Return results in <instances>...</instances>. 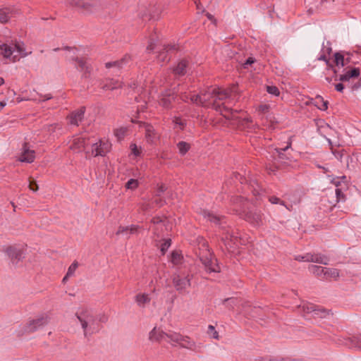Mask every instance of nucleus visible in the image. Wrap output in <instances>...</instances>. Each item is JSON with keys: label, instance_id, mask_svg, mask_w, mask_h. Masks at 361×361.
Wrapping results in <instances>:
<instances>
[{"label": "nucleus", "instance_id": "f257e3e1", "mask_svg": "<svg viewBox=\"0 0 361 361\" xmlns=\"http://www.w3.org/2000/svg\"><path fill=\"white\" fill-rule=\"evenodd\" d=\"M238 94V87L235 85H232L229 89H224L221 87H215L209 89L208 91L202 94V96H205L208 101L210 102L208 104H202L203 106L212 107L216 111H219L221 114L227 119H232L233 112L232 110L226 106H221L218 104L217 100H224Z\"/></svg>", "mask_w": 361, "mask_h": 361}, {"label": "nucleus", "instance_id": "f03ea898", "mask_svg": "<svg viewBox=\"0 0 361 361\" xmlns=\"http://www.w3.org/2000/svg\"><path fill=\"white\" fill-rule=\"evenodd\" d=\"M233 202L236 205L234 209L247 221L257 226L262 224V215L260 212L247 210L249 205L247 200L242 197H236L233 199Z\"/></svg>", "mask_w": 361, "mask_h": 361}, {"label": "nucleus", "instance_id": "7ed1b4c3", "mask_svg": "<svg viewBox=\"0 0 361 361\" xmlns=\"http://www.w3.org/2000/svg\"><path fill=\"white\" fill-rule=\"evenodd\" d=\"M75 316L81 324L85 337H88L99 331L94 316L87 309L78 311Z\"/></svg>", "mask_w": 361, "mask_h": 361}, {"label": "nucleus", "instance_id": "20e7f679", "mask_svg": "<svg viewBox=\"0 0 361 361\" xmlns=\"http://www.w3.org/2000/svg\"><path fill=\"white\" fill-rule=\"evenodd\" d=\"M0 50L4 57L8 59L11 62H16L21 57L27 55L24 49L18 44L12 45H8L7 44H1Z\"/></svg>", "mask_w": 361, "mask_h": 361}, {"label": "nucleus", "instance_id": "39448f33", "mask_svg": "<svg viewBox=\"0 0 361 361\" xmlns=\"http://www.w3.org/2000/svg\"><path fill=\"white\" fill-rule=\"evenodd\" d=\"M166 341L172 345H180L182 348L194 349L195 343L190 337L183 336L177 332H170L167 334Z\"/></svg>", "mask_w": 361, "mask_h": 361}, {"label": "nucleus", "instance_id": "423d86ee", "mask_svg": "<svg viewBox=\"0 0 361 361\" xmlns=\"http://www.w3.org/2000/svg\"><path fill=\"white\" fill-rule=\"evenodd\" d=\"M203 246L205 247V250L200 253V259L204 264L206 271L207 272H219V267L216 264V259L212 257L205 243H203Z\"/></svg>", "mask_w": 361, "mask_h": 361}, {"label": "nucleus", "instance_id": "0eeeda50", "mask_svg": "<svg viewBox=\"0 0 361 361\" xmlns=\"http://www.w3.org/2000/svg\"><path fill=\"white\" fill-rule=\"evenodd\" d=\"M111 142L107 138H101L92 145V154L94 157H105L111 150Z\"/></svg>", "mask_w": 361, "mask_h": 361}, {"label": "nucleus", "instance_id": "6e6552de", "mask_svg": "<svg viewBox=\"0 0 361 361\" xmlns=\"http://www.w3.org/2000/svg\"><path fill=\"white\" fill-rule=\"evenodd\" d=\"M145 140L147 144L154 145L160 140L161 134L149 123H143Z\"/></svg>", "mask_w": 361, "mask_h": 361}, {"label": "nucleus", "instance_id": "1a4fd4ad", "mask_svg": "<svg viewBox=\"0 0 361 361\" xmlns=\"http://www.w3.org/2000/svg\"><path fill=\"white\" fill-rule=\"evenodd\" d=\"M73 61L75 62L76 69L82 73V77L83 78H90L92 71V66L89 61L85 58L78 57L74 59Z\"/></svg>", "mask_w": 361, "mask_h": 361}, {"label": "nucleus", "instance_id": "9d476101", "mask_svg": "<svg viewBox=\"0 0 361 361\" xmlns=\"http://www.w3.org/2000/svg\"><path fill=\"white\" fill-rule=\"evenodd\" d=\"M48 322V315L42 314L35 319L30 320L25 326V330L28 332H34L37 331L38 329L47 324Z\"/></svg>", "mask_w": 361, "mask_h": 361}, {"label": "nucleus", "instance_id": "9b49d317", "mask_svg": "<svg viewBox=\"0 0 361 361\" xmlns=\"http://www.w3.org/2000/svg\"><path fill=\"white\" fill-rule=\"evenodd\" d=\"M35 159V152L30 149L27 143H24L22 147V152L18 160L20 162L32 163Z\"/></svg>", "mask_w": 361, "mask_h": 361}, {"label": "nucleus", "instance_id": "f8f14e48", "mask_svg": "<svg viewBox=\"0 0 361 361\" xmlns=\"http://www.w3.org/2000/svg\"><path fill=\"white\" fill-rule=\"evenodd\" d=\"M87 139L84 137H73L70 142L69 149L75 152H81L86 145Z\"/></svg>", "mask_w": 361, "mask_h": 361}, {"label": "nucleus", "instance_id": "ddd939ff", "mask_svg": "<svg viewBox=\"0 0 361 361\" xmlns=\"http://www.w3.org/2000/svg\"><path fill=\"white\" fill-rule=\"evenodd\" d=\"M85 114V107H81L75 111H73L67 116L68 123L71 125L78 126L82 121Z\"/></svg>", "mask_w": 361, "mask_h": 361}, {"label": "nucleus", "instance_id": "4468645a", "mask_svg": "<svg viewBox=\"0 0 361 361\" xmlns=\"http://www.w3.org/2000/svg\"><path fill=\"white\" fill-rule=\"evenodd\" d=\"M271 106L267 104H261L256 107V113L262 123L264 124V120L271 118V114H269Z\"/></svg>", "mask_w": 361, "mask_h": 361}, {"label": "nucleus", "instance_id": "2eb2a0df", "mask_svg": "<svg viewBox=\"0 0 361 361\" xmlns=\"http://www.w3.org/2000/svg\"><path fill=\"white\" fill-rule=\"evenodd\" d=\"M173 283L176 290L183 291L190 286V280L187 276L181 278L176 276L173 279Z\"/></svg>", "mask_w": 361, "mask_h": 361}, {"label": "nucleus", "instance_id": "dca6fc26", "mask_svg": "<svg viewBox=\"0 0 361 361\" xmlns=\"http://www.w3.org/2000/svg\"><path fill=\"white\" fill-rule=\"evenodd\" d=\"M140 226L137 225L132 224L130 226H120L116 232L117 235H132L136 234L139 232Z\"/></svg>", "mask_w": 361, "mask_h": 361}, {"label": "nucleus", "instance_id": "f3484780", "mask_svg": "<svg viewBox=\"0 0 361 361\" xmlns=\"http://www.w3.org/2000/svg\"><path fill=\"white\" fill-rule=\"evenodd\" d=\"M222 240L224 241V244L228 250L234 248V247L237 245L238 242V237L233 235L228 231H226L225 233H224Z\"/></svg>", "mask_w": 361, "mask_h": 361}, {"label": "nucleus", "instance_id": "a211bd4d", "mask_svg": "<svg viewBox=\"0 0 361 361\" xmlns=\"http://www.w3.org/2000/svg\"><path fill=\"white\" fill-rule=\"evenodd\" d=\"M307 262H314L318 264H328L329 258L327 256L320 253H307Z\"/></svg>", "mask_w": 361, "mask_h": 361}, {"label": "nucleus", "instance_id": "6ab92c4d", "mask_svg": "<svg viewBox=\"0 0 361 361\" xmlns=\"http://www.w3.org/2000/svg\"><path fill=\"white\" fill-rule=\"evenodd\" d=\"M6 254L13 262H18L22 259L23 251L15 247H9L6 250Z\"/></svg>", "mask_w": 361, "mask_h": 361}, {"label": "nucleus", "instance_id": "aec40b11", "mask_svg": "<svg viewBox=\"0 0 361 361\" xmlns=\"http://www.w3.org/2000/svg\"><path fill=\"white\" fill-rule=\"evenodd\" d=\"M149 339L152 341H166L167 333L157 329V328H154L149 333Z\"/></svg>", "mask_w": 361, "mask_h": 361}, {"label": "nucleus", "instance_id": "412c9836", "mask_svg": "<svg viewBox=\"0 0 361 361\" xmlns=\"http://www.w3.org/2000/svg\"><path fill=\"white\" fill-rule=\"evenodd\" d=\"M360 74V71L358 68H354L351 70L347 71L344 74L339 76V80L341 82L348 81L352 78H357Z\"/></svg>", "mask_w": 361, "mask_h": 361}, {"label": "nucleus", "instance_id": "4be33fe9", "mask_svg": "<svg viewBox=\"0 0 361 361\" xmlns=\"http://www.w3.org/2000/svg\"><path fill=\"white\" fill-rule=\"evenodd\" d=\"M71 5L78 8L83 9L85 11H92L94 6L92 4L83 0L72 1Z\"/></svg>", "mask_w": 361, "mask_h": 361}, {"label": "nucleus", "instance_id": "5701e85b", "mask_svg": "<svg viewBox=\"0 0 361 361\" xmlns=\"http://www.w3.org/2000/svg\"><path fill=\"white\" fill-rule=\"evenodd\" d=\"M135 300L138 306L143 307L146 304L149 303L151 298L147 293H138L135 295Z\"/></svg>", "mask_w": 361, "mask_h": 361}, {"label": "nucleus", "instance_id": "b1692460", "mask_svg": "<svg viewBox=\"0 0 361 361\" xmlns=\"http://www.w3.org/2000/svg\"><path fill=\"white\" fill-rule=\"evenodd\" d=\"M13 10L9 8H4L0 9V23H6L9 19L13 17Z\"/></svg>", "mask_w": 361, "mask_h": 361}, {"label": "nucleus", "instance_id": "393cba45", "mask_svg": "<svg viewBox=\"0 0 361 361\" xmlns=\"http://www.w3.org/2000/svg\"><path fill=\"white\" fill-rule=\"evenodd\" d=\"M188 61L183 59L178 62L177 66L173 68V73L177 75H183L186 73V68L188 67Z\"/></svg>", "mask_w": 361, "mask_h": 361}, {"label": "nucleus", "instance_id": "a878e982", "mask_svg": "<svg viewBox=\"0 0 361 361\" xmlns=\"http://www.w3.org/2000/svg\"><path fill=\"white\" fill-rule=\"evenodd\" d=\"M190 101L192 103L202 105V104H208L210 102L208 101V99L206 98L205 96H202V94H195V95H191L190 96Z\"/></svg>", "mask_w": 361, "mask_h": 361}, {"label": "nucleus", "instance_id": "bb28decb", "mask_svg": "<svg viewBox=\"0 0 361 361\" xmlns=\"http://www.w3.org/2000/svg\"><path fill=\"white\" fill-rule=\"evenodd\" d=\"M339 276V271L334 268H326L324 273V279H336Z\"/></svg>", "mask_w": 361, "mask_h": 361}, {"label": "nucleus", "instance_id": "cd10ccee", "mask_svg": "<svg viewBox=\"0 0 361 361\" xmlns=\"http://www.w3.org/2000/svg\"><path fill=\"white\" fill-rule=\"evenodd\" d=\"M122 84H123L122 82H121V81H119L118 80L111 79L103 87V89L114 90H116V89L121 87H122Z\"/></svg>", "mask_w": 361, "mask_h": 361}, {"label": "nucleus", "instance_id": "c85d7f7f", "mask_svg": "<svg viewBox=\"0 0 361 361\" xmlns=\"http://www.w3.org/2000/svg\"><path fill=\"white\" fill-rule=\"evenodd\" d=\"M202 215L204 219L215 224H219L221 220V216H216L208 211H203Z\"/></svg>", "mask_w": 361, "mask_h": 361}, {"label": "nucleus", "instance_id": "c756f323", "mask_svg": "<svg viewBox=\"0 0 361 361\" xmlns=\"http://www.w3.org/2000/svg\"><path fill=\"white\" fill-rule=\"evenodd\" d=\"M309 269L313 274L324 279L326 268L317 265H312Z\"/></svg>", "mask_w": 361, "mask_h": 361}, {"label": "nucleus", "instance_id": "7c9ffc66", "mask_svg": "<svg viewBox=\"0 0 361 361\" xmlns=\"http://www.w3.org/2000/svg\"><path fill=\"white\" fill-rule=\"evenodd\" d=\"M182 260H183V255L180 252L173 251L171 253V262L174 265L180 264L182 262Z\"/></svg>", "mask_w": 361, "mask_h": 361}, {"label": "nucleus", "instance_id": "2f4dec72", "mask_svg": "<svg viewBox=\"0 0 361 361\" xmlns=\"http://www.w3.org/2000/svg\"><path fill=\"white\" fill-rule=\"evenodd\" d=\"M315 105L320 110L325 111L328 108V102L324 101L321 96H317L315 99Z\"/></svg>", "mask_w": 361, "mask_h": 361}, {"label": "nucleus", "instance_id": "473e14b6", "mask_svg": "<svg viewBox=\"0 0 361 361\" xmlns=\"http://www.w3.org/2000/svg\"><path fill=\"white\" fill-rule=\"evenodd\" d=\"M174 100V96L169 94L167 97H163L160 101V104L164 108H169L172 102Z\"/></svg>", "mask_w": 361, "mask_h": 361}, {"label": "nucleus", "instance_id": "72a5a7b5", "mask_svg": "<svg viewBox=\"0 0 361 361\" xmlns=\"http://www.w3.org/2000/svg\"><path fill=\"white\" fill-rule=\"evenodd\" d=\"M330 314V311L326 310L324 309L318 308L316 306L315 310L314 311V317H319V318H325L328 315Z\"/></svg>", "mask_w": 361, "mask_h": 361}, {"label": "nucleus", "instance_id": "f704fd0d", "mask_svg": "<svg viewBox=\"0 0 361 361\" xmlns=\"http://www.w3.org/2000/svg\"><path fill=\"white\" fill-rule=\"evenodd\" d=\"M177 147L179 150V152L182 155L185 154L190 148V145L188 143L183 142V141L179 142L177 144Z\"/></svg>", "mask_w": 361, "mask_h": 361}, {"label": "nucleus", "instance_id": "c9c22d12", "mask_svg": "<svg viewBox=\"0 0 361 361\" xmlns=\"http://www.w3.org/2000/svg\"><path fill=\"white\" fill-rule=\"evenodd\" d=\"M301 308L305 314H314V311L315 310L316 305L311 303H305L301 306Z\"/></svg>", "mask_w": 361, "mask_h": 361}, {"label": "nucleus", "instance_id": "e433bc0d", "mask_svg": "<svg viewBox=\"0 0 361 361\" xmlns=\"http://www.w3.org/2000/svg\"><path fill=\"white\" fill-rule=\"evenodd\" d=\"M139 186V182L137 179L131 178L126 183V188L128 190H135Z\"/></svg>", "mask_w": 361, "mask_h": 361}, {"label": "nucleus", "instance_id": "4c0bfd02", "mask_svg": "<svg viewBox=\"0 0 361 361\" xmlns=\"http://www.w3.org/2000/svg\"><path fill=\"white\" fill-rule=\"evenodd\" d=\"M127 133V128L125 127H121L114 130L115 136L118 139H123Z\"/></svg>", "mask_w": 361, "mask_h": 361}, {"label": "nucleus", "instance_id": "58836bf2", "mask_svg": "<svg viewBox=\"0 0 361 361\" xmlns=\"http://www.w3.org/2000/svg\"><path fill=\"white\" fill-rule=\"evenodd\" d=\"M334 61L337 66L343 67L345 66L344 57L339 53H336L334 54Z\"/></svg>", "mask_w": 361, "mask_h": 361}, {"label": "nucleus", "instance_id": "ea45409f", "mask_svg": "<svg viewBox=\"0 0 361 361\" xmlns=\"http://www.w3.org/2000/svg\"><path fill=\"white\" fill-rule=\"evenodd\" d=\"M291 140L290 138L288 139V141L287 142V145L284 147H281V148H276V152L278 153V156L280 159H283V152H285L286 150H287L288 149H289L291 146Z\"/></svg>", "mask_w": 361, "mask_h": 361}, {"label": "nucleus", "instance_id": "a19ab883", "mask_svg": "<svg viewBox=\"0 0 361 361\" xmlns=\"http://www.w3.org/2000/svg\"><path fill=\"white\" fill-rule=\"evenodd\" d=\"M171 239L164 240V242L161 243L160 247V250L162 253V255H164L167 250L171 246Z\"/></svg>", "mask_w": 361, "mask_h": 361}, {"label": "nucleus", "instance_id": "79ce46f5", "mask_svg": "<svg viewBox=\"0 0 361 361\" xmlns=\"http://www.w3.org/2000/svg\"><path fill=\"white\" fill-rule=\"evenodd\" d=\"M173 122L175 124L176 128H178L180 130H183L185 128V122L183 119L178 117L174 118Z\"/></svg>", "mask_w": 361, "mask_h": 361}, {"label": "nucleus", "instance_id": "37998d69", "mask_svg": "<svg viewBox=\"0 0 361 361\" xmlns=\"http://www.w3.org/2000/svg\"><path fill=\"white\" fill-rule=\"evenodd\" d=\"M131 153L135 157L140 156L142 152L141 147H138L136 144L133 143L130 145Z\"/></svg>", "mask_w": 361, "mask_h": 361}, {"label": "nucleus", "instance_id": "c03bdc74", "mask_svg": "<svg viewBox=\"0 0 361 361\" xmlns=\"http://www.w3.org/2000/svg\"><path fill=\"white\" fill-rule=\"evenodd\" d=\"M208 334L213 338H215V339H217V340L219 338V333L215 330L214 326H212V325H209V327H208Z\"/></svg>", "mask_w": 361, "mask_h": 361}, {"label": "nucleus", "instance_id": "a18cd8bd", "mask_svg": "<svg viewBox=\"0 0 361 361\" xmlns=\"http://www.w3.org/2000/svg\"><path fill=\"white\" fill-rule=\"evenodd\" d=\"M267 91L273 95L279 96L280 94V91L279 88L276 86H267Z\"/></svg>", "mask_w": 361, "mask_h": 361}, {"label": "nucleus", "instance_id": "49530a36", "mask_svg": "<svg viewBox=\"0 0 361 361\" xmlns=\"http://www.w3.org/2000/svg\"><path fill=\"white\" fill-rule=\"evenodd\" d=\"M78 267V264L77 262H74L71 265L68 267V271L66 274H68V276H71L74 274L76 269Z\"/></svg>", "mask_w": 361, "mask_h": 361}, {"label": "nucleus", "instance_id": "de8ad7c7", "mask_svg": "<svg viewBox=\"0 0 361 361\" xmlns=\"http://www.w3.org/2000/svg\"><path fill=\"white\" fill-rule=\"evenodd\" d=\"M351 342L353 343L350 345L351 348H361V335L359 337L351 340Z\"/></svg>", "mask_w": 361, "mask_h": 361}, {"label": "nucleus", "instance_id": "09e8293b", "mask_svg": "<svg viewBox=\"0 0 361 361\" xmlns=\"http://www.w3.org/2000/svg\"><path fill=\"white\" fill-rule=\"evenodd\" d=\"M155 47V39L154 38H152L149 40L146 49L149 53H151L154 49Z\"/></svg>", "mask_w": 361, "mask_h": 361}, {"label": "nucleus", "instance_id": "8fccbe9b", "mask_svg": "<svg viewBox=\"0 0 361 361\" xmlns=\"http://www.w3.org/2000/svg\"><path fill=\"white\" fill-rule=\"evenodd\" d=\"M29 189L34 192L37 191L39 189L38 185L37 184L36 181L31 180L30 178L29 179Z\"/></svg>", "mask_w": 361, "mask_h": 361}, {"label": "nucleus", "instance_id": "3c124183", "mask_svg": "<svg viewBox=\"0 0 361 361\" xmlns=\"http://www.w3.org/2000/svg\"><path fill=\"white\" fill-rule=\"evenodd\" d=\"M336 197H337V199H338V201L344 200H345V197H344V195L342 192L341 189L336 188Z\"/></svg>", "mask_w": 361, "mask_h": 361}, {"label": "nucleus", "instance_id": "603ef678", "mask_svg": "<svg viewBox=\"0 0 361 361\" xmlns=\"http://www.w3.org/2000/svg\"><path fill=\"white\" fill-rule=\"evenodd\" d=\"M269 200V202L272 204H284L283 201H281L279 198L274 197V196L270 197Z\"/></svg>", "mask_w": 361, "mask_h": 361}, {"label": "nucleus", "instance_id": "864d4df0", "mask_svg": "<svg viewBox=\"0 0 361 361\" xmlns=\"http://www.w3.org/2000/svg\"><path fill=\"white\" fill-rule=\"evenodd\" d=\"M307 253L304 255H298L295 257V259L299 262H307Z\"/></svg>", "mask_w": 361, "mask_h": 361}, {"label": "nucleus", "instance_id": "5fc2aeb1", "mask_svg": "<svg viewBox=\"0 0 361 361\" xmlns=\"http://www.w3.org/2000/svg\"><path fill=\"white\" fill-rule=\"evenodd\" d=\"M120 62L118 61H114V62H108L105 64V66L106 68H110L113 66H119Z\"/></svg>", "mask_w": 361, "mask_h": 361}, {"label": "nucleus", "instance_id": "6e6d98bb", "mask_svg": "<svg viewBox=\"0 0 361 361\" xmlns=\"http://www.w3.org/2000/svg\"><path fill=\"white\" fill-rule=\"evenodd\" d=\"M334 154L335 157L339 160H341L344 155L343 151L334 152Z\"/></svg>", "mask_w": 361, "mask_h": 361}, {"label": "nucleus", "instance_id": "4d7b16f0", "mask_svg": "<svg viewBox=\"0 0 361 361\" xmlns=\"http://www.w3.org/2000/svg\"><path fill=\"white\" fill-rule=\"evenodd\" d=\"M158 58L162 61H164L167 59V54L166 52H161L159 54Z\"/></svg>", "mask_w": 361, "mask_h": 361}, {"label": "nucleus", "instance_id": "13d9d810", "mask_svg": "<svg viewBox=\"0 0 361 361\" xmlns=\"http://www.w3.org/2000/svg\"><path fill=\"white\" fill-rule=\"evenodd\" d=\"M335 89L338 91V92H343V89H344V86L342 83H338L335 85Z\"/></svg>", "mask_w": 361, "mask_h": 361}, {"label": "nucleus", "instance_id": "bf43d9fd", "mask_svg": "<svg viewBox=\"0 0 361 361\" xmlns=\"http://www.w3.org/2000/svg\"><path fill=\"white\" fill-rule=\"evenodd\" d=\"M255 59L252 57H249L246 61L244 63V66L245 67L247 65H251L255 62Z\"/></svg>", "mask_w": 361, "mask_h": 361}, {"label": "nucleus", "instance_id": "052dcab7", "mask_svg": "<svg viewBox=\"0 0 361 361\" xmlns=\"http://www.w3.org/2000/svg\"><path fill=\"white\" fill-rule=\"evenodd\" d=\"M180 97L181 99L185 102H188V100H190V97L186 93L182 94Z\"/></svg>", "mask_w": 361, "mask_h": 361}, {"label": "nucleus", "instance_id": "680f3d73", "mask_svg": "<svg viewBox=\"0 0 361 361\" xmlns=\"http://www.w3.org/2000/svg\"><path fill=\"white\" fill-rule=\"evenodd\" d=\"M64 51H65V53H64V54H63V55H64V56H65V57H66V58H68V57H70V56H68V52H71V51H75V49L66 48V49H64Z\"/></svg>", "mask_w": 361, "mask_h": 361}, {"label": "nucleus", "instance_id": "e2e57ef3", "mask_svg": "<svg viewBox=\"0 0 361 361\" xmlns=\"http://www.w3.org/2000/svg\"><path fill=\"white\" fill-rule=\"evenodd\" d=\"M194 1H195V4H196L197 9L203 8L200 0H194Z\"/></svg>", "mask_w": 361, "mask_h": 361}, {"label": "nucleus", "instance_id": "0e129e2a", "mask_svg": "<svg viewBox=\"0 0 361 361\" xmlns=\"http://www.w3.org/2000/svg\"><path fill=\"white\" fill-rule=\"evenodd\" d=\"M255 361H269L268 357H258Z\"/></svg>", "mask_w": 361, "mask_h": 361}, {"label": "nucleus", "instance_id": "69168bd1", "mask_svg": "<svg viewBox=\"0 0 361 361\" xmlns=\"http://www.w3.org/2000/svg\"><path fill=\"white\" fill-rule=\"evenodd\" d=\"M152 221L154 223V224H158L161 221H162L160 217H154L152 220Z\"/></svg>", "mask_w": 361, "mask_h": 361}, {"label": "nucleus", "instance_id": "338daca9", "mask_svg": "<svg viewBox=\"0 0 361 361\" xmlns=\"http://www.w3.org/2000/svg\"><path fill=\"white\" fill-rule=\"evenodd\" d=\"M166 190V187L164 185H161L159 187V192H164Z\"/></svg>", "mask_w": 361, "mask_h": 361}, {"label": "nucleus", "instance_id": "774afa93", "mask_svg": "<svg viewBox=\"0 0 361 361\" xmlns=\"http://www.w3.org/2000/svg\"><path fill=\"white\" fill-rule=\"evenodd\" d=\"M51 98V96L50 94L45 95L42 99V101H46L49 100Z\"/></svg>", "mask_w": 361, "mask_h": 361}]
</instances>
